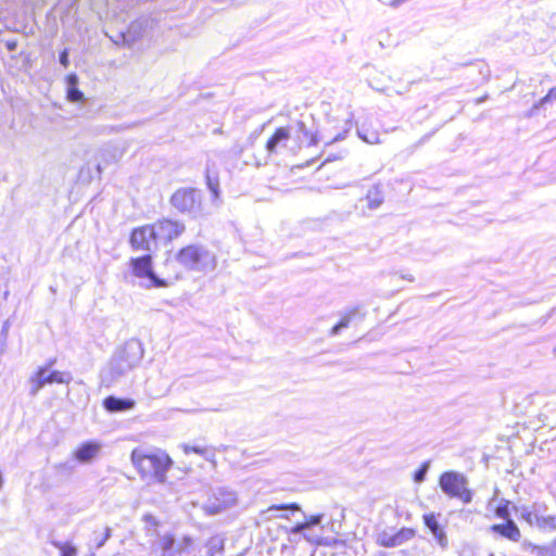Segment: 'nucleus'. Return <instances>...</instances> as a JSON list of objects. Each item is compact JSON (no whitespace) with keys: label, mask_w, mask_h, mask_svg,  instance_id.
I'll return each instance as SVG.
<instances>
[{"label":"nucleus","mask_w":556,"mask_h":556,"mask_svg":"<svg viewBox=\"0 0 556 556\" xmlns=\"http://www.w3.org/2000/svg\"><path fill=\"white\" fill-rule=\"evenodd\" d=\"M510 505H511L510 501H508L506 498H502L494 510L495 516L505 521L513 520L510 517Z\"/></svg>","instance_id":"a878e982"},{"label":"nucleus","mask_w":556,"mask_h":556,"mask_svg":"<svg viewBox=\"0 0 556 556\" xmlns=\"http://www.w3.org/2000/svg\"><path fill=\"white\" fill-rule=\"evenodd\" d=\"M415 536V530L412 528L403 527L396 533L382 532L379 535V544L383 547H396Z\"/></svg>","instance_id":"ddd939ff"},{"label":"nucleus","mask_w":556,"mask_h":556,"mask_svg":"<svg viewBox=\"0 0 556 556\" xmlns=\"http://www.w3.org/2000/svg\"><path fill=\"white\" fill-rule=\"evenodd\" d=\"M131 248L136 251L151 252L157 250V240L151 225L135 228L129 238Z\"/></svg>","instance_id":"9b49d317"},{"label":"nucleus","mask_w":556,"mask_h":556,"mask_svg":"<svg viewBox=\"0 0 556 556\" xmlns=\"http://www.w3.org/2000/svg\"><path fill=\"white\" fill-rule=\"evenodd\" d=\"M73 376L68 371L48 370V367H38L29 377V395L35 397L38 392L47 384L59 383L68 384Z\"/></svg>","instance_id":"0eeeda50"},{"label":"nucleus","mask_w":556,"mask_h":556,"mask_svg":"<svg viewBox=\"0 0 556 556\" xmlns=\"http://www.w3.org/2000/svg\"><path fill=\"white\" fill-rule=\"evenodd\" d=\"M192 539L190 536H184V539L177 543L173 551H170L167 556H181L182 553L191 546Z\"/></svg>","instance_id":"7c9ffc66"},{"label":"nucleus","mask_w":556,"mask_h":556,"mask_svg":"<svg viewBox=\"0 0 556 556\" xmlns=\"http://www.w3.org/2000/svg\"><path fill=\"white\" fill-rule=\"evenodd\" d=\"M129 265L136 277L147 280L144 283L146 288H164L168 286L166 280L160 278L153 270L152 255L150 253L138 257H131Z\"/></svg>","instance_id":"6e6552de"},{"label":"nucleus","mask_w":556,"mask_h":556,"mask_svg":"<svg viewBox=\"0 0 556 556\" xmlns=\"http://www.w3.org/2000/svg\"><path fill=\"white\" fill-rule=\"evenodd\" d=\"M175 261L187 270L198 273L213 271L217 266L214 252L200 243L188 244L174 256Z\"/></svg>","instance_id":"7ed1b4c3"},{"label":"nucleus","mask_w":556,"mask_h":556,"mask_svg":"<svg viewBox=\"0 0 556 556\" xmlns=\"http://www.w3.org/2000/svg\"><path fill=\"white\" fill-rule=\"evenodd\" d=\"M55 363H56V358H50L41 367H48V370H52V367L55 365Z\"/></svg>","instance_id":"37998d69"},{"label":"nucleus","mask_w":556,"mask_h":556,"mask_svg":"<svg viewBox=\"0 0 556 556\" xmlns=\"http://www.w3.org/2000/svg\"><path fill=\"white\" fill-rule=\"evenodd\" d=\"M237 503V494L225 486L216 488L212 491L207 501L203 505V510L208 516L218 515Z\"/></svg>","instance_id":"9d476101"},{"label":"nucleus","mask_w":556,"mask_h":556,"mask_svg":"<svg viewBox=\"0 0 556 556\" xmlns=\"http://www.w3.org/2000/svg\"><path fill=\"white\" fill-rule=\"evenodd\" d=\"M404 279H407L408 281H414V277L413 276H403Z\"/></svg>","instance_id":"49530a36"},{"label":"nucleus","mask_w":556,"mask_h":556,"mask_svg":"<svg viewBox=\"0 0 556 556\" xmlns=\"http://www.w3.org/2000/svg\"><path fill=\"white\" fill-rule=\"evenodd\" d=\"M523 547L531 552H535L536 555L540 556V551H542V548H546V545L541 546V545L533 544L531 542H525Z\"/></svg>","instance_id":"58836bf2"},{"label":"nucleus","mask_w":556,"mask_h":556,"mask_svg":"<svg viewBox=\"0 0 556 556\" xmlns=\"http://www.w3.org/2000/svg\"><path fill=\"white\" fill-rule=\"evenodd\" d=\"M177 545L176 539L173 534H166L161 539V548L162 556H167V554L174 549Z\"/></svg>","instance_id":"c756f323"},{"label":"nucleus","mask_w":556,"mask_h":556,"mask_svg":"<svg viewBox=\"0 0 556 556\" xmlns=\"http://www.w3.org/2000/svg\"><path fill=\"white\" fill-rule=\"evenodd\" d=\"M289 132L291 146L289 151L298 153L303 146H316L319 141L317 134L312 132L303 121H294L285 126Z\"/></svg>","instance_id":"1a4fd4ad"},{"label":"nucleus","mask_w":556,"mask_h":556,"mask_svg":"<svg viewBox=\"0 0 556 556\" xmlns=\"http://www.w3.org/2000/svg\"><path fill=\"white\" fill-rule=\"evenodd\" d=\"M101 445L94 441H87L80 444L74 455L83 464L90 463L99 453Z\"/></svg>","instance_id":"a211bd4d"},{"label":"nucleus","mask_w":556,"mask_h":556,"mask_svg":"<svg viewBox=\"0 0 556 556\" xmlns=\"http://www.w3.org/2000/svg\"><path fill=\"white\" fill-rule=\"evenodd\" d=\"M151 226L153 227L157 242H169L180 237L186 230V226L182 222L169 218H163Z\"/></svg>","instance_id":"f8f14e48"},{"label":"nucleus","mask_w":556,"mask_h":556,"mask_svg":"<svg viewBox=\"0 0 556 556\" xmlns=\"http://www.w3.org/2000/svg\"><path fill=\"white\" fill-rule=\"evenodd\" d=\"M532 509L534 511V518H539L541 516H544V514L547 511L548 507L543 502H535L532 505Z\"/></svg>","instance_id":"f704fd0d"},{"label":"nucleus","mask_w":556,"mask_h":556,"mask_svg":"<svg viewBox=\"0 0 556 556\" xmlns=\"http://www.w3.org/2000/svg\"><path fill=\"white\" fill-rule=\"evenodd\" d=\"M513 509L515 510V513H519L520 517L525 521H527L530 526H533L535 518H534V511L532 509V506L529 507L526 505H522V506L513 505Z\"/></svg>","instance_id":"bb28decb"},{"label":"nucleus","mask_w":556,"mask_h":556,"mask_svg":"<svg viewBox=\"0 0 556 556\" xmlns=\"http://www.w3.org/2000/svg\"><path fill=\"white\" fill-rule=\"evenodd\" d=\"M205 182L212 194V201L215 202L220 198L219 178L218 174L216 172L213 173L208 165L205 172Z\"/></svg>","instance_id":"412c9836"},{"label":"nucleus","mask_w":556,"mask_h":556,"mask_svg":"<svg viewBox=\"0 0 556 556\" xmlns=\"http://www.w3.org/2000/svg\"><path fill=\"white\" fill-rule=\"evenodd\" d=\"M535 523L540 529H548L551 531L556 530V517L555 516H541L535 519Z\"/></svg>","instance_id":"cd10ccee"},{"label":"nucleus","mask_w":556,"mask_h":556,"mask_svg":"<svg viewBox=\"0 0 556 556\" xmlns=\"http://www.w3.org/2000/svg\"><path fill=\"white\" fill-rule=\"evenodd\" d=\"M359 315V309L358 307H353L351 309H349L342 317L341 319L331 328L330 330V336L331 337H336L338 336L341 330L348 328L350 326V324L352 323V320Z\"/></svg>","instance_id":"4be33fe9"},{"label":"nucleus","mask_w":556,"mask_h":556,"mask_svg":"<svg viewBox=\"0 0 556 556\" xmlns=\"http://www.w3.org/2000/svg\"><path fill=\"white\" fill-rule=\"evenodd\" d=\"M66 98L72 103L85 101V94L78 88V76L74 73L66 76Z\"/></svg>","instance_id":"6ab92c4d"},{"label":"nucleus","mask_w":556,"mask_h":556,"mask_svg":"<svg viewBox=\"0 0 556 556\" xmlns=\"http://www.w3.org/2000/svg\"><path fill=\"white\" fill-rule=\"evenodd\" d=\"M102 406L108 413L116 414L134 409L136 402L130 397L109 395L103 400Z\"/></svg>","instance_id":"dca6fc26"},{"label":"nucleus","mask_w":556,"mask_h":556,"mask_svg":"<svg viewBox=\"0 0 556 556\" xmlns=\"http://www.w3.org/2000/svg\"><path fill=\"white\" fill-rule=\"evenodd\" d=\"M286 127H278L266 142L265 149L268 154H277L279 150H289L290 137Z\"/></svg>","instance_id":"2eb2a0df"},{"label":"nucleus","mask_w":556,"mask_h":556,"mask_svg":"<svg viewBox=\"0 0 556 556\" xmlns=\"http://www.w3.org/2000/svg\"><path fill=\"white\" fill-rule=\"evenodd\" d=\"M53 545L60 548L61 556H76V548L70 544H62L60 542H53Z\"/></svg>","instance_id":"72a5a7b5"},{"label":"nucleus","mask_w":556,"mask_h":556,"mask_svg":"<svg viewBox=\"0 0 556 556\" xmlns=\"http://www.w3.org/2000/svg\"><path fill=\"white\" fill-rule=\"evenodd\" d=\"M468 478L455 470L444 471L439 478L442 492L451 498L460 500L464 504L471 503L473 498V492L468 488Z\"/></svg>","instance_id":"39448f33"},{"label":"nucleus","mask_w":556,"mask_h":556,"mask_svg":"<svg viewBox=\"0 0 556 556\" xmlns=\"http://www.w3.org/2000/svg\"><path fill=\"white\" fill-rule=\"evenodd\" d=\"M381 3L393 8V0H379Z\"/></svg>","instance_id":"c03bdc74"},{"label":"nucleus","mask_w":556,"mask_h":556,"mask_svg":"<svg viewBox=\"0 0 556 556\" xmlns=\"http://www.w3.org/2000/svg\"><path fill=\"white\" fill-rule=\"evenodd\" d=\"M556 100V87H553L548 90L547 94L544 96L538 103L533 105V110H539L544 108L547 103Z\"/></svg>","instance_id":"473e14b6"},{"label":"nucleus","mask_w":556,"mask_h":556,"mask_svg":"<svg viewBox=\"0 0 556 556\" xmlns=\"http://www.w3.org/2000/svg\"><path fill=\"white\" fill-rule=\"evenodd\" d=\"M341 156H332V155H329L325 162H331L333 160H337V159H340Z\"/></svg>","instance_id":"a18cd8bd"},{"label":"nucleus","mask_w":556,"mask_h":556,"mask_svg":"<svg viewBox=\"0 0 556 556\" xmlns=\"http://www.w3.org/2000/svg\"><path fill=\"white\" fill-rule=\"evenodd\" d=\"M357 136L359 139L370 144L379 142V134L376 130L367 129L364 126L357 127Z\"/></svg>","instance_id":"393cba45"},{"label":"nucleus","mask_w":556,"mask_h":556,"mask_svg":"<svg viewBox=\"0 0 556 556\" xmlns=\"http://www.w3.org/2000/svg\"><path fill=\"white\" fill-rule=\"evenodd\" d=\"M8 331H9V321L7 320L3 323L2 327H1V333H0L3 341L7 339Z\"/></svg>","instance_id":"a19ab883"},{"label":"nucleus","mask_w":556,"mask_h":556,"mask_svg":"<svg viewBox=\"0 0 556 556\" xmlns=\"http://www.w3.org/2000/svg\"><path fill=\"white\" fill-rule=\"evenodd\" d=\"M351 127V125L349 126ZM350 130V128L343 130L342 132H339L338 135H336L330 141L329 143H332V142H338V141H341L345 138L348 131Z\"/></svg>","instance_id":"ea45409f"},{"label":"nucleus","mask_w":556,"mask_h":556,"mask_svg":"<svg viewBox=\"0 0 556 556\" xmlns=\"http://www.w3.org/2000/svg\"><path fill=\"white\" fill-rule=\"evenodd\" d=\"M540 556H556V539L546 548L540 551Z\"/></svg>","instance_id":"4c0bfd02"},{"label":"nucleus","mask_w":556,"mask_h":556,"mask_svg":"<svg viewBox=\"0 0 556 556\" xmlns=\"http://www.w3.org/2000/svg\"><path fill=\"white\" fill-rule=\"evenodd\" d=\"M182 448L186 454L195 453L198 455L203 456L206 460L211 459V457H214V455H215L214 452H208L207 447H205L203 445L184 444Z\"/></svg>","instance_id":"b1692460"},{"label":"nucleus","mask_w":556,"mask_h":556,"mask_svg":"<svg viewBox=\"0 0 556 556\" xmlns=\"http://www.w3.org/2000/svg\"><path fill=\"white\" fill-rule=\"evenodd\" d=\"M490 531L513 542H518L521 538L520 530L514 520L494 523L490 527Z\"/></svg>","instance_id":"f3484780"},{"label":"nucleus","mask_w":556,"mask_h":556,"mask_svg":"<svg viewBox=\"0 0 556 556\" xmlns=\"http://www.w3.org/2000/svg\"><path fill=\"white\" fill-rule=\"evenodd\" d=\"M170 206L181 215L195 219L203 213L202 191L198 188H178L169 199Z\"/></svg>","instance_id":"20e7f679"},{"label":"nucleus","mask_w":556,"mask_h":556,"mask_svg":"<svg viewBox=\"0 0 556 556\" xmlns=\"http://www.w3.org/2000/svg\"><path fill=\"white\" fill-rule=\"evenodd\" d=\"M430 468V462H424L420 467L414 472V481L416 483H421L425 481L426 476Z\"/></svg>","instance_id":"2f4dec72"},{"label":"nucleus","mask_w":556,"mask_h":556,"mask_svg":"<svg viewBox=\"0 0 556 556\" xmlns=\"http://www.w3.org/2000/svg\"><path fill=\"white\" fill-rule=\"evenodd\" d=\"M112 535V529L110 527H105L103 533H99L97 531L93 532V541L96 543V548L99 549L104 546L106 541Z\"/></svg>","instance_id":"c85d7f7f"},{"label":"nucleus","mask_w":556,"mask_h":556,"mask_svg":"<svg viewBox=\"0 0 556 556\" xmlns=\"http://www.w3.org/2000/svg\"><path fill=\"white\" fill-rule=\"evenodd\" d=\"M59 62L64 67L67 68L70 65V50L67 48H64L59 53Z\"/></svg>","instance_id":"e433bc0d"},{"label":"nucleus","mask_w":556,"mask_h":556,"mask_svg":"<svg viewBox=\"0 0 556 556\" xmlns=\"http://www.w3.org/2000/svg\"><path fill=\"white\" fill-rule=\"evenodd\" d=\"M142 520L144 521L146 527L149 531L155 530L156 527L159 526L157 519L151 514L143 515Z\"/></svg>","instance_id":"c9c22d12"},{"label":"nucleus","mask_w":556,"mask_h":556,"mask_svg":"<svg viewBox=\"0 0 556 556\" xmlns=\"http://www.w3.org/2000/svg\"><path fill=\"white\" fill-rule=\"evenodd\" d=\"M5 47L10 52H13L17 48V41L16 40H8L5 43Z\"/></svg>","instance_id":"79ce46f5"},{"label":"nucleus","mask_w":556,"mask_h":556,"mask_svg":"<svg viewBox=\"0 0 556 556\" xmlns=\"http://www.w3.org/2000/svg\"><path fill=\"white\" fill-rule=\"evenodd\" d=\"M365 200L367 201V207L371 211L377 210L381 206L384 201L383 192L379 185L372 186L366 194Z\"/></svg>","instance_id":"5701e85b"},{"label":"nucleus","mask_w":556,"mask_h":556,"mask_svg":"<svg viewBox=\"0 0 556 556\" xmlns=\"http://www.w3.org/2000/svg\"><path fill=\"white\" fill-rule=\"evenodd\" d=\"M280 508L291 511V514H294L295 511H300L304 520L299 521L295 523V526L292 528V533L294 534H303V536L312 543H315L317 545H327L328 543L324 541V538L315 532V528L319 527L321 525V521L325 517L324 514H316L306 516L304 513L301 511L300 506L296 503H291L288 505H282Z\"/></svg>","instance_id":"423d86ee"},{"label":"nucleus","mask_w":556,"mask_h":556,"mask_svg":"<svg viewBox=\"0 0 556 556\" xmlns=\"http://www.w3.org/2000/svg\"><path fill=\"white\" fill-rule=\"evenodd\" d=\"M117 149L110 144L104 146L100 151L98 157L101 160L96 164L97 174L100 176L103 172V163L105 165L117 161Z\"/></svg>","instance_id":"aec40b11"},{"label":"nucleus","mask_w":556,"mask_h":556,"mask_svg":"<svg viewBox=\"0 0 556 556\" xmlns=\"http://www.w3.org/2000/svg\"><path fill=\"white\" fill-rule=\"evenodd\" d=\"M422 520H424L425 526L428 528V530L432 534L437 544L442 549H446L448 546V538H447L444 527L438 521L435 515L433 513L425 514L422 516Z\"/></svg>","instance_id":"4468645a"},{"label":"nucleus","mask_w":556,"mask_h":556,"mask_svg":"<svg viewBox=\"0 0 556 556\" xmlns=\"http://www.w3.org/2000/svg\"><path fill=\"white\" fill-rule=\"evenodd\" d=\"M143 357V348L139 340H128L111 357L108 365L101 370L100 378L102 384L111 387L122 377L127 375L141 362Z\"/></svg>","instance_id":"f03ea898"},{"label":"nucleus","mask_w":556,"mask_h":556,"mask_svg":"<svg viewBox=\"0 0 556 556\" xmlns=\"http://www.w3.org/2000/svg\"><path fill=\"white\" fill-rule=\"evenodd\" d=\"M130 460L148 483H165L166 473L173 466L169 455L160 448L136 447L130 454Z\"/></svg>","instance_id":"f257e3e1"}]
</instances>
